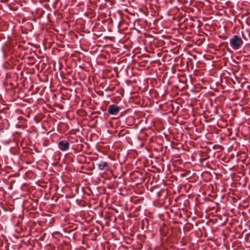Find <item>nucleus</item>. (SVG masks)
<instances>
[{
  "mask_svg": "<svg viewBox=\"0 0 250 250\" xmlns=\"http://www.w3.org/2000/svg\"><path fill=\"white\" fill-rule=\"evenodd\" d=\"M230 45L234 50H237L242 46L243 41L241 38L237 35H234L230 40Z\"/></svg>",
  "mask_w": 250,
  "mask_h": 250,
  "instance_id": "obj_1",
  "label": "nucleus"
},
{
  "mask_svg": "<svg viewBox=\"0 0 250 250\" xmlns=\"http://www.w3.org/2000/svg\"><path fill=\"white\" fill-rule=\"evenodd\" d=\"M69 146V143L65 140L61 141L58 144L59 148L63 151L68 150Z\"/></svg>",
  "mask_w": 250,
  "mask_h": 250,
  "instance_id": "obj_2",
  "label": "nucleus"
},
{
  "mask_svg": "<svg viewBox=\"0 0 250 250\" xmlns=\"http://www.w3.org/2000/svg\"><path fill=\"white\" fill-rule=\"evenodd\" d=\"M120 110V108L115 105V104H111L110 105L108 108V112L109 114L111 115H117Z\"/></svg>",
  "mask_w": 250,
  "mask_h": 250,
  "instance_id": "obj_3",
  "label": "nucleus"
},
{
  "mask_svg": "<svg viewBox=\"0 0 250 250\" xmlns=\"http://www.w3.org/2000/svg\"><path fill=\"white\" fill-rule=\"evenodd\" d=\"M99 169L101 170H104L105 168L108 169L109 167V164L106 162H102L97 165Z\"/></svg>",
  "mask_w": 250,
  "mask_h": 250,
  "instance_id": "obj_4",
  "label": "nucleus"
}]
</instances>
